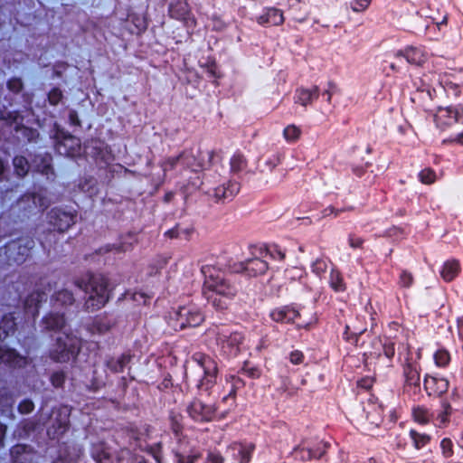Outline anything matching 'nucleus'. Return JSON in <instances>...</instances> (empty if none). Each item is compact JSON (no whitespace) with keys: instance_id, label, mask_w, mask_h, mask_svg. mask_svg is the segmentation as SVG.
<instances>
[{"instance_id":"obj_1","label":"nucleus","mask_w":463,"mask_h":463,"mask_svg":"<svg viewBox=\"0 0 463 463\" xmlns=\"http://www.w3.org/2000/svg\"><path fill=\"white\" fill-rule=\"evenodd\" d=\"M222 262L203 265L201 271L204 277L203 295L217 310L228 307V300H232L238 292L236 286L225 278Z\"/></svg>"},{"instance_id":"obj_2","label":"nucleus","mask_w":463,"mask_h":463,"mask_svg":"<svg viewBox=\"0 0 463 463\" xmlns=\"http://www.w3.org/2000/svg\"><path fill=\"white\" fill-rule=\"evenodd\" d=\"M190 362L193 365L189 371H185V383L196 388L200 394L209 395L217 383L219 368L216 359L203 352H195L191 355Z\"/></svg>"},{"instance_id":"obj_3","label":"nucleus","mask_w":463,"mask_h":463,"mask_svg":"<svg viewBox=\"0 0 463 463\" xmlns=\"http://www.w3.org/2000/svg\"><path fill=\"white\" fill-rule=\"evenodd\" d=\"M208 334L213 335L219 354L225 360L234 359L243 351V332L232 330L226 325H219L209 328Z\"/></svg>"},{"instance_id":"obj_4","label":"nucleus","mask_w":463,"mask_h":463,"mask_svg":"<svg viewBox=\"0 0 463 463\" xmlns=\"http://www.w3.org/2000/svg\"><path fill=\"white\" fill-rule=\"evenodd\" d=\"M74 285L89 293L85 305L91 311L100 309L109 301V281L102 275L88 274L86 280L78 279L74 281Z\"/></svg>"},{"instance_id":"obj_5","label":"nucleus","mask_w":463,"mask_h":463,"mask_svg":"<svg viewBox=\"0 0 463 463\" xmlns=\"http://www.w3.org/2000/svg\"><path fill=\"white\" fill-rule=\"evenodd\" d=\"M407 355L402 363V394L412 401L418 402L422 397L420 387V365L413 361L411 347L406 344Z\"/></svg>"},{"instance_id":"obj_6","label":"nucleus","mask_w":463,"mask_h":463,"mask_svg":"<svg viewBox=\"0 0 463 463\" xmlns=\"http://www.w3.org/2000/svg\"><path fill=\"white\" fill-rule=\"evenodd\" d=\"M433 120L438 128L449 133L445 142L463 144V109L459 111L451 106L439 107L433 114Z\"/></svg>"},{"instance_id":"obj_7","label":"nucleus","mask_w":463,"mask_h":463,"mask_svg":"<svg viewBox=\"0 0 463 463\" xmlns=\"http://www.w3.org/2000/svg\"><path fill=\"white\" fill-rule=\"evenodd\" d=\"M397 345H399V348L403 345L397 342L396 335L375 336L371 341L370 350L364 355L374 361L375 365L392 368Z\"/></svg>"},{"instance_id":"obj_8","label":"nucleus","mask_w":463,"mask_h":463,"mask_svg":"<svg viewBox=\"0 0 463 463\" xmlns=\"http://www.w3.org/2000/svg\"><path fill=\"white\" fill-rule=\"evenodd\" d=\"M213 157V153L211 151L201 153L190 149L183 151L177 156L167 157L160 165L165 174L168 171L175 170L178 166L184 169H190L192 172H198L205 169L204 159L207 158L208 162H210Z\"/></svg>"},{"instance_id":"obj_9","label":"nucleus","mask_w":463,"mask_h":463,"mask_svg":"<svg viewBox=\"0 0 463 463\" xmlns=\"http://www.w3.org/2000/svg\"><path fill=\"white\" fill-rule=\"evenodd\" d=\"M329 448L330 444L323 440L313 444L307 441H301L293 448L290 455L294 461L298 463H307L312 460L325 458Z\"/></svg>"},{"instance_id":"obj_10","label":"nucleus","mask_w":463,"mask_h":463,"mask_svg":"<svg viewBox=\"0 0 463 463\" xmlns=\"http://www.w3.org/2000/svg\"><path fill=\"white\" fill-rule=\"evenodd\" d=\"M188 417L195 423L204 424L219 420L218 407L215 403H206L198 397H194L186 405Z\"/></svg>"},{"instance_id":"obj_11","label":"nucleus","mask_w":463,"mask_h":463,"mask_svg":"<svg viewBox=\"0 0 463 463\" xmlns=\"http://www.w3.org/2000/svg\"><path fill=\"white\" fill-rule=\"evenodd\" d=\"M80 347L78 340L69 335L56 338L53 347L50 350V358L58 363H66L76 356Z\"/></svg>"},{"instance_id":"obj_12","label":"nucleus","mask_w":463,"mask_h":463,"mask_svg":"<svg viewBox=\"0 0 463 463\" xmlns=\"http://www.w3.org/2000/svg\"><path fill=\"white\" fill-rule=\"evenodd\" d=\"M172 453L174 463H197L203 458V449L188 437L176 441Z\"/></svg>"},{"instance_id":"obj_13","label":"nucleus","mask_w":463,"mask_h":463,"mask_svg":"<svg viewBox=\"0 0 463 463\" xmlns=\"http://www.w3.org/2000/svg\"><path fill=\"white\" fill-rule=\"evenodd\" d=\"M52 416L47 435L51 439H60L70 429V410L61 406L52 410Z\"/></svg>"},{"instance_id":"obj_14","label":"nucleus","mask_w":463,"mask_h":463,"mask_svg":"<svg viewBox=\"0 0 463 463\" xmlns=\"http://www.w3.org/2000/svg\"><path fill=\"white\" fill-rule=\"evenodd\" d=\"M301 307L296 303L275 307L269 310V317L280 325H295L301 317Z\"/></svg>"},{"instance_id":"obj_15","label":"nucleus","mask_w":463,"mask_h":463,"mask_svg":"<svg viewBox=\"0 0 463 463\" xmlns=\"http://www.w3.org/2000/svg\"><path fill=\"white\" fill-rule=\"evenodd\" d=\"M436 80L438 83L443 88L445 92L449 97L451 98H458L461 92L460 87L449 80L448 75L439 76V78L436 77L434 74H424L422 81V86L418 87V90L420 91H427L428 95L430 97V87L433 84V80Z\"/></svg>"},{"instance_id":"obj_16","label":"nucleus","mask_w":463,"mask_h":463,"mask_svg":"<svg viewBox=\"0 0 463 463\" xmlns=\"http://www.w3.org/2000/svg\"><path fill=\"white\" fill-rule=\"evenodd\" d=\"M423 388L429 397L441 398L449 391V381L439 373H425Z\"/></svg>"},{"instance_id":"obj_17","label":"nucleus","mask_w":463,"mask_h":463,"mask_svg":"<svg viewBox=\"0 0 463 463\" xmlns=\"http://www.w3.org/2000/svg\"><path fill=\"white\" fill-rule=\"evenodd\" d=\"M175 320L180 329H184L200 326L204 320V316L197 307H182L176 313Z\"/></svg>"},{"instance_id":"obj_18","label":"nucleus","mask_w":463,"mask_h":463,"mask_svg":"<svg viewBox=\"0 0 463 463\" xmlns=\"http://www.w3.org/2000/svg\"><path fill=\"white\" fill-rule=\"evenodd\" d=\"M56 149L59 154L67 156H75L80 152V139L74 136L57 130L55 134Z\"/></svg>"},{"instance_id":"obj_19","label":"nucleus","mask_w":463,"mask_h":463,"mask_svg":"<svg viewBox=\"0 0 463 463\" xmlns=\"http://www.w3.org/2000/svg\"><path fill=\"white\" fill-rule=\"evenodd\" d=\"M255 450L256 444L247 440L233 441L227 447V451L232 452V458L236 463H250Z\"/></svg>"},{"instance_id":"obj_20","label":"nucleus","mask_w":463,"mask_h":463,"mask_svg":"<svg viewBox=\"0 0 463 463\" xmlns=\"http://www.w3.org/2000/svg\"><path fill=\"white\" fill-rule=\"evenodd\" d=\"M0 364L11 369H21L27 365L28 360L14 348L0 345Z\"/></svg>"},{"instance_id":"obj_21","label":"nucleus","mask_w":463,"mask_h":463,"mask_svg":"<svg viewBox=\"0 0 463 463\" xmlns=\"http://www.w3.org/2000/svg\"><path fill=\"white\" fill-rule=\"evenodd\" d=\"M269 262H233V265L229 266V270L232 273H241L246 277H257L263 275L269 269Z\"/></svg>"},{"instance_id":"obj_22","label":"nucleus","mask_w":463,"mask_h":463,"mask_svg":"<svg viewBox=\"0 0 463 463\" xmlns=\"http://www.w3.org/2000/svg\"><path fill=\"white\" fill-rule=\"evenodd\" d=\"M48 293L44 289H35L31 292L24 301L25 314L31 315L33 318L39 316L41 304L47 299Z\"/></svg>"},{"instance_id":"obj_23","label":"nucleus","mask_w":463,"mask_h":463,"mask_svg":"<svg viewBox=\"0 0 463 463\" xmlns=\"http://www.w3.org/2000/svg\"><path fill=\"white\" fill-rule=\"evenodd\" d=\"M50 223L59 232H65L75 223V216L61 209H52L49 213Z\"/></svg>"},{"instance_id":"obj_24","label":"nucleus","mask_w":463,"mask_h":463,"mask_svg":"<svg viewBox=\"0 0 463 463\" xmlns=\"http://www.w3.org/2000/svg\"><path fill=\"white\" fill-rule=\"evenodd\" d=\"M11 463H33L35 451L30 445L15 444L9 450Z\"/></svg>"},{"instance_id":"obj_25","label":"nucleus","mask_w":463,"mask_h":463,"mask_svg":"<svg viewBox=\"0 0 463 463\" xmlns=\"http://www.w3.org/2000/svg\"><path fill=\"white\" fill-rule=\"evenodd\" d=\"M169 14L171 17L183 21L186 26L193 27L195 25V20L191 15L189 6L186 2L177 1L169 7Z\"/></svg>"},{"instance_id":"obj_26","label":"nucleus","mask_w":463,"mask_h":463,"mask_svg":"<svg viewBox=\"0 0 463 463\" xmlns=\"http://www.w3.org/2000/svg\"><path fill=\"white\" fill-rule=\"evenodd\" d=\"M167 426L176 441L188 438L184 434V416L175 411H170L167 417Z\"/></svg>"},{"instance_id":"obj_27","label":"nucleus","mask_w":463,"mask_h":463,"mask_svg":"<svg viewBox=\"0 0 463 463\" xmlns=\"http://www.w3.org/2000/svg\"><path fill=\"white\" fill-rule=\"evenodd\" d=\"M240 191V184L234 181H229L219 186L213 187L210 194L217 202L233 198Z\"/></svg>"},{"instance_id":"obj_28","label":"nucleus","mask_w":463,"mask_h":463,"mask_svg":"<svg viewBox=\"0 0 463 463\" xmlns=\"http://www.w3.org/2000/svg\"><path fill=\"white\" fill-rule=\"evenodd\" d=\"M132 355L129 352L123 353L119 356H109L105 361V366L113 373L124 372L125 368L130 364Z\"/></svg>"},{"instance_id":"obj_29","label":"nucleus","mask_w":463,"mask_h":463,"mask_svg":"<svg viewBox=\"0 0 463 463\" xmlns=\"http://www.w3.org/2000/svg\"><path fill=\"white\" fill-rule=\"evenodd\" d=\"M397 56H403L409 63L415 65H422L428 60V53L423 48L412 46L398 52Z\"/></svg>"},{"instance_id":"obj_30","label":"nucleus","mask_w":463,"mask_h":463,"mask_svg":"<svg viewBox=\"0 0 463 463\" xmlns=\"http://www.w3.org/2000/svg\"><path fill=\"white\" fill-rule=\"evenodd\" d=\"M367 331V327L365 325L357 326V325H345V330L343 332V339L354 345L355 347L362 346L359 343L361 336Z\"/></svg>"},{"instance_id":"obj_31","label":"nucleus","mask_w":463,"mask_h":463,"mask_svg":"<svg viewBox=\"0 0 463 463\" xmlns=\"http://www.w3.org/2000/svg\"><path fill=\"white\" fill-rule=\"evenodd\" d=\"M261 25H279L284 22L282 12L277 8H267L264 13L257 18Z\"/></svg>"},{"instance_id":"obj_32","label":"nucleus","mask_w":463,"mask_h":463,"mask_svg":"<svg viewBox=\"0 0 463 463\" xmlns=\"http://www.w3.org/2000/svg\"><path fill=\"white\" fill-rule=\"evenodd\" d=\"M440 407V411L433 417L432 422L436 427L444 429L450 423L453 409L450 403L446 400L441 401Z\"/></svg>"},{"instance_id":"obj_33","label":"nucleus","mask_w":463,"mask_h":463,"mask_svg":"<svg viewBox=\"0 0 463 463\" xmlns=\"http://www.w3.org/2000/svg\"><path fill=\"white\" fill-rule=\"evenodd\" d=\"M90 455L96 463H112L110 449L104 442L92 444Z\"/></svg>"},{"instance_id":"obj_34","label":"nucleus","mask_w":463,"mask_h":463,"mask_svg":"<svg viewBox=\"0 0 463 463\" xmlns=\"http://www.w3.org/2000/svg\"><path fill=\"white\" fill-rule=\"evenodd\" d=\"M14 313H8L2 317L0 320V340L4 341L10 335H13L16 329L17 324Z\"/></svg>"},{"instance_id":"obj_35","label":"nucleus","mask_w":463,"mask_h":463,"mask_svg":"<svg viewBox=\"0 0 463 463\" xmlns=\"http://www.w3.org/2000/svg\"><path fill=\"white\" fill-rule=\"evenodd\" d=\"M44 329L49 331H59L65 326L64 314L49 313L42 319Z\"/></svg>"},{"instance_id":"obj_36","label":"nucleus","mask_w":463,"mask_h":463,"mask_svg":"<svg viewBox=\"0 0 463 463\" xmlns=\"http://www.w3.org/2000/svg\"><path fill=\"white\" fill-rule=\"evenodd\" d=\"M236 396L231 393L224 395L221 402L216 404L218 407V417L219 420H222L228 417V415L236 408Z\"/></svg>"},{"instance_id":"obj_37","label":"nucleus","mask_w":463,"mask_h":463,"mask_svg":"<svg viewBox=\"0 0 463 463\" xmlns=\"http://www.w3.org/2000/svg\"><path fill=\"white\" fill-rule=\"evenodd\" d=\"M412 420L420 425H428L432 422L434 414L424 405L414 406L411 410Z\"/></svg>"},{"instance_id":"obj_38","label":"nucleus","mask_w":463,"mask_h":463,"mask_svg":"<svg viewBox=\"0 0 463 463\" xmlns=\"http://www.w3.org/2000/svg\"><path fill=\"white\" fill-rule=\"evenodd\" d=\"M461 271L459 262H443L439 274L446 282L454 280Z\"/></svg>"},{"instance_id":"obj_39","label":"nucleus","mask_w":463,"mask_h":463,"mask_svg":"<svg viewBox=\"0 0 463 463\" xmlns=\"http://www.w3.org/2000/svg\"><path fill=\"white\" fill-rule=\"evenodd\" d=\"M319 96V90L315 86L311 90L300 89L296 92V102L302 106H307L317 99Z\"/></svg>"},{"instance_id":"obj_40","label":"nucleus","mask_w":463,"mask_h":463,"mask_svg":"<svg viewBox=\"0 0 463 463\" xmlns=\"http://www.w3.org/2000/svg\"><path fill=\"white\" fill-rule=\"evenodd\" d=\"M409 437L412 442V446L415 449L420 450L428 446L432 437L430 434L419 432L414 429L409 430Z\"/></svg>"},{"instance_id":"obj_41","label":"nucleus","mask_w":463,"mask_h":463,"mask_svg":"<svg viewBox=\"0 0 463 463\" xmlns=\"http://www.w3.org/2000/svg\"><path fill=\"white\" fill-rule=\"evenodd\" d=\"M194 232L193 227H182L180 225H176L173 229L168 230L165 232V236L169 239H179L189 241L192 234Z\"/></svg>"},{"instance_id":"obj_42","label":"nucleus","mask_w":463,"mask_h":463,"mask_svg":"<svg viewBox=\"0 0 463 463\" xmlns=\"http://www.w3.org/2000/svg\"><path fill=\"white\" fill-rule=\"evenodd\" d=\"M329 285L335 292H344L346 289L342 273L335 266L331 268Z\"/></svg>"},{"instance_id":"obj_43","label":"nucleus","mask_w":463,"mask_h":463,"mask_svg":"<svg viewBox=\"0 0 463 463\" xmlns=\"http://www.w3.org/2000/svg\"><path fill=\"white\" fill-rule=\"evenodd\" d=\"M32 201L35 208H39L41 211H44L50 205V201L42 194H24L20 203Z\"/></svg>"},{"instance_id":"obj_44","label":"nucleus","mask_w":463,"mask_h":463,"mask_svg":"<svg viewBox=\"0 0 463 463\" xmlns=\"http://www.w3.org/2000/svg\"><path fill=\"white\" fill-rule=\"evenodd\" d=\"M271 245L264 243L252 245L250 247L251 260H261L272 257Z\"/></svg>"},{"instance_id":"obj_45","label":"nucleus","mask_w":463,"mask_h":463,"mask_svg":"<svg viewBox=\"0 0 463 463\" xmlns=\"http://www.w3.org/2000/svg\"><path fill=\"white\" fill-rule=\"evenodd\" d=\"M52 300L62 307L71 306L74 301L73 293L68 289H61L52 296Z\"/></svg>"},{"instance_id":"obj_46","label":"nucleus","mask_w":463,"mask_h":463,"mask_svg":"<svg viewBox=\"0 0 463 463\" xmlns=\"http://www.w3.org/2000/svg\"><path fill=\"white\" fill-rule=\"evenodd\" d=\"M225 382L227 384H230V390L228 393L232 394L237 397V392L245 386V382L242 378H241L237 374H226Z\"/></svg>"},{"instance_id":"obj_47","label":"nucleus","mask_w":463,"mask_h":463,"mask_svg":"<svg viewBox=\"0 0 463 463\" xmlns=\"http://www.w3.org/2000/svg\"><path fill=\"white\" fill-rule=\"evenodd\" d=\"M434 363L438 367L446 368L451 361L450 353L444 347H439L433 354Z\"/></svg>"},{"instance_id":"obj_48","label":"nucleus","mask_w":463,"mask_h":463,"mask_svg":"<svg viewBox=\"0 0 463 463\" xmlns=\"http://www.w3.org/2000/svg\"><path fill=\"white\" fill-rule=\"evenodd\" d=\"M238 373H242L250 379H259L261 376V369L259 366L252 364L250 361H245Z\"/></svg>"},{"instance_id":"obj_49","label":"nucleus","mask_w":463,"mask_h":463,"mask_svg":"<svg viewBox=\"0 0 463 463\" xmlns=\"http://www.w3.org/2000/svg\"><path fill=\"white\" fill-rule=\"evenodd\" d=\"M38 421L33 418L24 419L18 424V430L24 436H29L37 429Z\"/></svg>"},{"instance_id":"obj_50","label":"nucleus","mask_w":463,"mask_h":463,"mask_svg":"<svg viewBox=\"0 0 463 463\" xmlns=\"http://www.w3.org/2000/svg\"><path fill=\"white\" fill-rule=\"evenodd\" d=\"M439 448L445 460L450 459L454 455V443L450 438H443L440 440Z\"/></svg>"},{"instance_id":"obj_51","label":"nucleus","mask_w":463,"mask_h":463,"mask_svg":"<svg viewBox=\"0 0 463 463\" xmlns=\"http://www.w3.org/2000/svg\"><path fill=\"white\" fill-rule=\"evenodd\" d=\"M14 167L18 176L24 177L29 170V164L25 157L15 156L14 158Z\"/></svg>"},{"instance_id":"obj_52","label":"nucleus","mask_w":463,"mask_h":463,"mask_svg":"<svg viewBox=\"0 0 463 463\" xmlns=\"http://www.w3.org/2000/svg\"><path fill=\"white\" fill-rule=\"evenodd\" d=\"M220 182V175L205 173L203 175L202 185L205 186L206 193L211 194L213 187Z\"/></svg>"},{"instance_id":"obj_53","label":"nucleus","mask_w":463,"mask_h":463,"mask_svg":"<svg viewBox=\"0 0 463 463\" xmlns=\"http://www.w3.org/2000/svg\"><path fill=\"white\" fill-rule=\"evenodd\" d=\"M301 129L296 125H288L283 131V136L288 142H296L300 138Z\"/></svg>"},{"instance_id":"obj_54","label":"nucleus","mask_w":463,"mask_h":463,"mask_svg":"<svg viewBox=\"0 0 463 463\" xmlns=\"http://www.w3.org/2000/svg\"><path fill=\"white\" fill-rule=\"evenodd\" d=\"M92 326L94 329H96L99 333L101 334L108 332L111 328L112 324L110 321L107 319L106 317L98 316L94 318L92 322Z\"/></svg>"},{"instance_id":"obj_55","label":"nucleus","mask_w":463,"mask_h":463,"mask_svg":"<svg viewBox=\"0 0 463 463\" xmlns=\"http://www.w3.org/2000/svg\"><path fill=\"white\" fill-rule=\"evenodd\" d=\"M16 132L21 133L22 137L25 138L28 142L36 141L39 137V133L37 130L26 128L24 126L16 127Z\"/></svg>"},{"instance_id":"obj_56","label":"nucleus","mask_w":463,"mask_h":463,"mask_svg":"<svg viewBox=\"0 0 463 463\" xmlns=\"http://www.w3.org/2000/svg\"><path fill=\"white\" fill-rule=\"evenodd\" d=\"M230 165L232 172L238 173L246 166V160L242 155L236 154L231 158Z\"/></svg>"},{"instance_id":"obj_57","label":"nucleus","mask_w":463,"mask_h":463,"mask_svg":"<svg viewBox=\"0 0 463 463\" xmlns=\"http://www.w3.org/2000/svg\"><path fill=\"white\" fill-rule=\"evenodd\" d=\"M225 458L218 449L209 450L207 452L204 463H224Z\"/></svg>"},{"instance_id":"obj_58","label":"nucleus","mask_w":463,"mask_h":463,"mask_svg":"<svg viewBox=\"0 0 463 463\" xmlns=\"http://www.w3.org/2000/svg\"><path fill=\"white\" fill-rule=\"evenodd\" d=\"M372 0H351L350 7L355 13L364 12L370 5Z\"/></svg>"},{"instance_id":"obj_59","label":"nucleus","mask_w":463,"mask_h":463,"mask_svg":"<svg viewBox=\"0 0 463 463\" xmlns=\"http://www.w3.org/2000/svg\"><path fill=\"white\" fill-rule=\"evenodd\" d=\"M50 380L55 388H60L65 383L66 375L63 371H56L52 373Z\"/></svg>"},{"instance_id":"obj_60","label":"nucleus","mask_w":463,"mask_h":463,"mask_svg":"<svg viewBox=\"0 0 463 463\" xmlns=\"http://www.w3.org/2000/svg\"><path fill=\"white\" fill-rule=\"evenodd\" d=\"M34 403L31 399H24L19 402L17 411L21 414H29L34 410Z\"/></svg>"},{"instance_id":"obj_61","label":"nucleus","mask_w":463,"mask_h":463,"mask_svg":"<svg viewBox=\"0 0 463 463\" xmlns=\"http://www.w3.org/2000/svg\"><path fill=\"white\" fill-rule=\"evenodd\" d=\"M305 354L300 350H293L288 354L289 362L294 365L302 364L305 362Z\"/></svg>"},{"instance_id":"obj_62","label":"nucleus","mask_w":463,"mask_h":463,"mask_svg":"<svg viewBox=\"0 0 463 463\" xmlns=\"http://www.w3.org/2000/svg\"><path fill=\"white\" fill-rule=\"evenodd\" d=\"M413 283V276L407 270H402L399 278V285L402 288H410Z\"/></svg>"},{"instance_id":"obj_63","label":"nucleus","mask_w":463,"mask_h":463,"mask_svg":"<svg viewBox=\"0 0 463 463\" xmlns=\"http://www.w3.org/2000/svg\"><path fill=\"white\" fill-rule=\"evenodd\" d=\"M148 451L156 463H163L164 455L161 443H157L156 445L151 447Z\"/></svg>"},{"instance_id":"obj_64","label":"nucleus","mask_w":463,"mask_h":463,"mask_svg":"<svg viewBox=\"0 0 463 463\" xmlns=\"http://www.w3.org/2000/svg\"><path fill=\"white\" fill-rule=\"evenodd\" d=\"M420 180L425 184H430L434 183L436 175L431 169H424L420 174Z\"/></svg>"}]
</instances>
